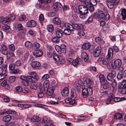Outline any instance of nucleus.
Segmentation results:
<instances>
[{"instance_id": "obj_1", "label": "nucleus", "mask_w": 126, "mask_h": 126, "mask_svg": "<svg viewBox=\"0 0 126 126\" xmlns=\"http://www.w3.org/2000/svg\"><path fill=\"white\" fill-rule=\"evenodd\" d=\"M113 50L112 48H110L108 51V55L107 56V59H104L103 60L102 63H103L107 65V67L109 70L111 69V67L112 62L111 59L113 55Z\"/></svg>"}, {"instance_id": "obj_2", "label": "nucleus", "mask_w": 126, "mask_h": 126, "mask_svg": "<svg viewBox=\"0 0 126 126\" xmlns=\"http://www.w3.org/2000/svg\"><path fill=\"white\" fill-rule=\"evenodd\" d=\"M65 27L66 28L64 29L63 31V33L66 35H69L72 31H74V29L72 25L68 23H65L64 25Z\"/></svg>"}, {"instance_id": "obj_3", "label": "nucleus", "mask_w": 126, "mask_h": 126, "mask_svg": "<svg viewBox=\"0 0 126 126\" xmlns=\"http://www.w3.org/2000/svg\"><path fill=\"white\" fill-rule=\"evenodd\" d=\"M93 92V89L91 87H88L87 88H85L82 90V95L83 97L86 98L89 96L91 95Z\"/></svg>"}, {"instance_id": "obj_4", "label": "nucleus", "mask_w": 126, "mask_h": 126, "mask_svg": "<svg viewBox=\"0 0 126 126\" xmlns=\"http://www.w3.org/2000/svg\"><path fill=\"white\" fill-rule=\"evenodd\" d=\"M122 64V62L119 59H117L114 61V62L112 63L111 67V69H116L118 68L121 66Z\"/></svg>"}, {"instance_id": "obj_5", "label": "nucleus", "mask_w": 126, "mask_h": 126, "mask_svg": "<svg viewBox=\"0 0 126 126\" xmlns=\"http://www.w3.org/2000/svg\"><path fill=\"white\" fill-rule=\"evenodd\" d=\"M120 0H107V2L108 7L110 9L112 8L114 5H117L119 3Z\"/></svg>"}, {"instance_id": "obj_6", "label": "nucleus", "mask_w": 126, "mask_h": 126, "mask_svg": "<svg viewBox=\"0 0 126 126\" xmlns=\"http://www.w3.org/2000/svg\"><path fill=\"white\" fill-rule=\"evenodd\" d=\"M31 76H27V79L29 81L32 82H35L38 80L36 78L37 76L36 73L35 72H32L30 74Z\"/></svg>"}, {"instance_id": "obj_7", "label": "nucleus", "mask_w": 126, "mask_h": 126, "mask_svg": "<svg viewBox=\"0 0 126 126\" xmlns=\"http://www.w3.org/2000/svg\"><path fill=\"white\" fill-rule=\"evenodd\" d=\"M78 9L79 13L87 14L88 13V9L84 5H80L78 6Z\"/></svg>"}, {"instance_id": "obj_8", "label": "nucleus", "mask_w": 126, "mask_h": 126, "mask_svg": "<svg viewBox=\"0 0 126 126\" xmlns=\"http://www.w3.org/2000/svg\"><path fill=\"white\" fill-rule=\"evenodd\" d=\"M116 75V71H112L107 76L108 80L110 81H112L114 79Z\"/></svg>"}, {"instance_id": "obj_9", "label": "nucleus", "mask_w": 126, "mask_h": 126, "mask_svg": "<svg viewBox=\"0 0 126 126\" xmlns=\"http://www.w3.org/2000/svg\"><path fill=\"white\" fill-rule=\"evenodd\" d=\"M53 10L56 11L60 10L62 8L63 6L61 3L60 2H56L53 6Z\"/></svg>"}, {"instance_id": "obj_10", "label": "nucleus", "mask_w": 126, "mask_h": 126, "mask_svg": "<svg viewBox=\"0 0 126 126\" xmlns=\"http://www.w3.org/2000/svg\"><path fill=\"white\" fill-rule=\"evenodd\" d=\"M101 50V47L98 46L94 50V56L95 57H97L100 55Z\"/></svg>"}, {"instance_id": "obj_11", "label": "nucleus", "mask_w": 126, "mask_h": 126, "mask_svg": "<svg viewBox=\"0 0 126 126\" xmlns=\"http://www.w3.org/2000/svg\"><path fill=\"white\" fill-rule=\"evenodd\" d=\"M20 78L22 80V81L24 85L25 86H27L29 85V80H28L27 77H26L25 76L21 75L20 76Z\"/></svg>"}, {"instance_id": "obj_12", "label": "nucleus", "mask_w": 126, "mask_h": 126, "mask_svg": "<svg viewBox=\"0 0 126 126\" xmlns=\"http://www.w3.org/2000/svg\"><path fill=\"white\" fill-rule=\"evenodd\" d=\"M0 52L3 54L6 55L8 54L7 48L5 45H0Z\"/></svg>"}, {"instance_id": "obj_13", "label": "nucleus", "mask_w": 126, "mask_h": 126, "mask_svg": "<svg viewBox=\"0 0 126 126\" xmlns=\"http://www.w3.org/2000/svg\"><path fill=\"white\" fill-rule=\"evenodd\" d=\"M72 25L74 29V30L75 29L78 30H82L83 29V26L82 24L72 23Z\"/></svg>"}, {"instance_id": "obj_14", "label": "nucleus", "mask_w": 126, "mask_h": 126, "mask_svg": "<svg viewBox=\"0 0 126 126\" xmlns=\"http://www.w3.org/2000/svg\"><path fill=\"white\" fill-rule=\"evenodd\" d=\"M81 58L84 59L85 62H90V60L87 54L85 52H82L81 55Z\"/></svg>"}, {"instance_id": "obj_15", "label": "nucleus", "mask_w": 126, "mask_h": 126, "mask_svg": "<svg viewBox=\"0 0 126 126\" xmlns=\"http://www.w3.org/2000/svg\"><path fill=\"white\" fill-rule=\"evenodd\" d=\"M33 55L34 56L37 58L41 56L43 54L42 51L40 50H37L33 52Z\"/></svg>"}, {"instance_id": "obj_16", "label": "nucleus", "mask_w": 126, "mask_h": 126, "mask_svg": "<svg viewBox=\"0 0 126 126\" xmlns=\"http://www.w3.org/2000/svg\"><path fill=\"white\" fill-rule=\"evenodd\" d=\"M64 101L66 103H69L71 105L76 104L77 102H76L75 100L72 99L71 98H67L65 99Z\"/></svg>"}, {"instance_id": "obj_17", "label": "nucleus", "mask_w": 126, "mask_h": 126, "mask_svg": "<svg viewBox=\"0 0 126 126\" xmlns=\"http://www.w3.org/2000/svg\"><path fill=\"white\" fill-rule=\"evenodd\" d=\"M31 64L32 67L35 69L39 67L41 65L40 63L37 61L33 62L31 63Z\"/></svg>"}, {"instance_id": "obj_18", "label": "nucleus", "mask_w": 126, "mask_h": 126, "mask_svg": "<svg viewBox=\"0 0 126 126\" xmlns=\"http://www.w3.org/2000/svg\"><path fill=\"white\" fill-rule=\"evenodd\" d=\"M36 23L33 20H31L28 21L26 24V26L27 27H32L35 26Z\"/></svg>"}, {"instance_id": "obj_19", "label": "nucleus", "mask_w": 126, "mask_h": 126, "mask_svg": "<svg viewBox=\"0 0 126 126\" xmlns=\"http://www.w3.org/2000/svg\"><path fill=\"white\" fill-rule=\"evenodd\" d=\"M55 88L54 87H50L47 90H46L47 91V94L49 96H50L52 94L54 93Z\"/></svg>"}, {"instance_id": "obj_20", "label": "nucleus", "mask_w": 126, "mask_h": 126, "mask_svg": "<svg viewBox=\"0 0 126 126\" xmlns=\"http://www.w3.org/2000/svg\"><path fill=\"white\" fill-rule=\"evenodd\" d=\"M3 29L6 34L11 33L12 32V30L10 27L7 25H5L3 26Z\"/></svg>"}, {"instance_id": "obj_21", "label": "nucleus", "mask_w": 126, "mask_h": 126, "mask_svg": "<svg viewBox=\"0 0 126 126\" xmlns=\"http://www.w3.org/2000/svg\"><path fill=\"white\" fill-rule=\"evenodd\" d=\"M63 31L61 30H57L56 32V36L60 38L61 37L63 36Z\"/></svg>"}, {"instance_id": "obj_22", "label": "nucleus", "mask_w": 126, "mask_h": 126, "mask_svg": "<svg viewBox=\"0 0 126 126\" xmlns=\"http://www.w3.org/2000/svg\"><path fill=\"white\" fill-rule=\"evenodd\" d=\"M118 88L120 89L126 88V80H124L119 85Z\"/></svg>"}, {"instance_id": "obj_23", "label": "nucleus", "mask_w": 126, "mask_h": 126, "mask_svg": "<svg viewBox=\"0 0 126 126\" xmlns=\"http://www.w3.org/2000/svg\"><path fill=\"white\" fill-rule=\"evenodd\" d=\"M47 29L48 32L52 33L53 32L54 28L52 25L49 24L47 26Z\"/></svg>"}, {"instance_id": "obj_24", "label": "nucleus", "mask_w": 126, "mask_h": 126, "mask_svg": "<svg viewBox=\"0 0 126 126\" xmlns=\"http://www.w3.org/2000/svg\"><path fill=\"white\" fill-rule=\"evenodd\" d=\"M61 94L63 96H67L69 94L68 88L67 87L64 88L61 92Z\"/></svg>"}, {"instance_id": "obj_25", "label": "nucleus", "mask_w": 126, "mask_h": 126, "mask_svg": "<svg viewBox=\"0 0 126 126\" xmlns=\"http://www.w3.org/2000/svg\"><path fill=\"white\" fill-rule=\"evenodd\" d=\"M91 45L89 43H87L83 44L81 48L84 50H87L90 47Z\"/></svg>"}, {"instance_id": "obj_26", "label": "nucleus", "mask_w": 126, "mask_h": 126, "mask_svg": "<svg viewBox=\"0 0 126 126\" xmlns=\"http://www.w3.org/2000/svg\"><path fill=\"white\" fill-rule=\"evenodd\" d=\"M49 81H45L43 83V88L44 91L47 90L49 87Z\"/></svg>"}, {"instance_id": "obj_27", "label": "nucleus", "mask_w": 126, "mask_h": 126, "mask_svg": "<svg viewBox=\"0 0 126 126\" xmlns=\"http://www.w3.org/2000/svg\"><path fill=\"white\" fill-rule=\"evenodd\" d=\"M11 116L9 115H7L4 116L2 119L3 122H7L10 121L11 119Z\"/></svg>"}, {"instance_id": "obj_28", "label": "nucleus", "mask_w": 126, "mask_h": 126, "mask_svg": "<svg viewBox=\"0 0 126 126\" xmlns=\"http://www.w3.org/2000/svg\"><path fill=\"white\" fill-rule=\"evenodd\" d=\"M121 15L122 19L125 20L126 18V10L125 9L121 10Z\"/></svg>"}, {"instance_id": "obj_29", "label": "nucleus", "mask_w": 126, "mask_h": 126, "mask_svg": "<svg viewBox=\"0 0 126 126\" xmlns=\"http://www.w3.org/2000/svg\"><path fill=\"white\" fill-rule=\"evenodd\" d=\"M53 23L59 25L61 23V21L57 17H55L53 19Z\"/></svg>"}, {"instance_id": "obj_30", "label": "nucleus", "mask_w": 126, "mask_h": 126, "mask_svg": "<svg viewBox=\"0 0 126 126\" xmlns=\"http://www.w3.org/2000/svg\"><path fill=\"white\" fill-rule=\"evenodd\" d=\"M110 95H111V96L108 98L106 102V104L107 105L110 104L113 98L114 97V95L112 93H110Z\"/></svg>"}, {"instance_id": "obj_31", "label": "nucleus", "mask_w": 126, "mask_h": 126, "mask_svg": "<svg viewBox=\"0 0 126 126\" xmlns=\"http://www.w3.org/2000/svg\"><path fill=\"white\" fill-rule=\"evenodd\" d=\"M95 40L96 42L101 45L103 44L104 43V41L99 37H96Z\"/></svg>"}, {"instance_id": "obj_32", "label": "nucleus", "mask_w": 126, "mask_h": 126, "mask_svg": "<svg viewBox=\"0 0 126 126\" xmlns=\"http://www.w3.org/2000/svg\"><path fill=\"white\" fill-rule=\"evenodd\" d=\"M80 60V59L79 58H77L76 59L73 60L72 61V65L74 66H76L79 64V62Z\"/></svg>"}, {"instance_id": "obj_33", "label": "nucleus", "mask_w": 126, "mask_h": 126, "mask_svg": "<svg viewBox=\"0 0 126 126\" xmlns=\"http://www.w3.org/2000/svg\"><path fill=\"white\" fill-rule=\"evenodd\" d=\"M41 118L37 116H34L32 118L31 120L32 122H37L40 120Z\"/></svg>"}, {"instance_id": "obj_34", "label": "nucleus", "mask_w": 126, "mask_h": 126, "mask_svg": "<svg viewBox=\"0 0 126 126\" xmlns=\"http://www.w3.org/2000/svg\"><path fill=\"white\" fill-rule=\"evenodd\" d=\"M39 44L37 42H34L32 45V48L33 49H35L39 48L40 47Z\"/></svg>"}, {"instance_id": "obj_35", "label": "nucleus", "mask_w": 126, "mask_h": 126, "mask_svg": "<svg viewBox=\"0 0 126 126\" xmlns=\"http://www.w3.org/2000/svg\"><path fill=\"white\" fill-rule=\"evenodd\" d=\"M53 57L54 60L57 62H58L60 60V59L58 55L55 53V51L53 52Z\"/></svg>"}, {"instance_id": "obj_36", "label": "nucleus", "mask_w": 126, "mask_h": 126, "mask_svg": "<svg viewBox=\"0 0 126 126\" xmlns=\"http://www.w3.org/2000/svg\"><path fill=\"white\" fill-rule=\"evenodd\" d=\"M76 96V92L75 90H73L71 91L70 94V97L72 99H74L75 98Z\"/></svg>"}, {"instance_id": "obj_37", "label": "nucleus", "mask_w": 126, "mask_h": 126, "mask_svg": "<svg viewBox=\"0 0 126 126\" xmlns=\"http://www.w3.org/2000/svg\"><path fill=\"white\" fill-rule=\"evenodd\" d=\"M6 81V80H4L2 82L1 85L2 86L4 87L6 89H8L9 87V85L7 84Z\"/></svg>"}, {"instance_id": "obj_38", "label": "nucleus", "mask_w": 126, "mask_h": 126, "mask_svg": "<svg viewBox=\"0 0 126 126\" xmlns=\"http://www.w3.org/2000/svg\"><path fill=\"white\" fill-rule=\"evenodd\" d=\"M25 44L26 48L29 49L32 48V45L30 42L27 41L25 42Z\"/></svg>"}, {"instance_id": "obj_39", "label": "nucleus", "mask_w": 126, "mask_h": 126, "mask_svg": "<svg viewBox=\"0 0 126 126\" xmlns=\"http://www.w3.org/2000/svg\"><path fill=\"white\" fill-rule=\"evenodd\" d=\"M114 99V101L115 102H118L120 101H122L123 100L126 99V98L125 97H114L113 98Z\"/></svg>"}, {"instance_id": "obj_40", "label": "nucleus", "mask_w": 126, "mask_h": 126, "mask_svg": "<svg viewBox=\"0 0 126 126\" xmlns=\"http://www.w3.org/2000/svg\"><path fill=\"white\" fill-rule=\"evenodd\" d=\"M110 84L108 83L107 81L105 82V84H103V87L105 89H107L110 88Z\"/></svg>"}, {"instance_id": "obj_41", "label": "nucleus", "mask_w": 126, "mask_h": 126, "mask_svg": "<svg viewBox=\"0 0 126 126\" xmlns=\"http://www.w3.org/2000/svg\"><path fill=\"white\" fill-rule=\"evenodd\" d=\"M99 15V18L102 19H105V14L103 13V12H99L98 14Z\"/></svg>"}, {"instance_id": "obj_42", "label": "nucleus", "mask_w": 126, "mask_h": 126, "mask_svg": "<svg viewBox=\"0 0 126 126\" xmlns=\"http://www.w3.org/2000/svg\"><path fill=\"white\" fill-rule=\"evenodd\" d=\"M93 83V81L90 79H87L86 80V83L87 86H90L91 84H92Z\"/></svg>"}, {"instance_id": "obj_43", "label": "nucleus", "mask_w": 126, "mask_h": 126, "mask_svg": "<svg viewBox=\"0 0 126 126\" xmlns=\"http://www.w3.org/2000/svg\"><path fill=\"white\" fill-rule=\"evenodd\" d=\"M122 117L121 114L119 113H115L114 116V118L115 119H120Z\"/></svg>"}, {"instance_id": "obj_44", "label": "nucleus", "mask_w": 126, "mask_h": 126, "mask_svg": "<svg viewBox=\"0 0 126 126\" xmlns=\"http://www.w3.org/2000/svg\"><path fill=\"white\" fill-rule=\"evenodd\" d=\"M66 47L65 46L64 44L61 45L60 47L61 51V52L63 51V52L64 53H65L66 52Z\"/></svg>"}, {"instance_id": "obj_45", "label": "nucleus", "mask_w": 126, "mask_h": 126, "mask_svg": "<svg viewBox=\"0 0 126 126\" xmlns=\"http://www.w3.org/2000/svg\"><path fill=\"white\" fill-rule=\"evenodd\" d=\"M31 89L36 90L37 88V85L36 83H32L30 86Z\"/></svg>"}, {"instance_id": "obj_46", "label": "nucleus", "mask_w": 126, "mask_h": 126, "mask_svg": "<svg viewBox=\"0 0 126 126\" xmlns=\"http://www.w3.org/2000/svg\"><path fill=\"white\" fill-rule=\"evenodd\" d=\"M7 54V57L9 60H10V59H12L11 57H13L14 56V54L12 52H9V53H8Z\"/></svg>"}, {"instance_id": "obj_47", "label": "nucleus", "mask_w": 126, "mask_h": 126, "mask_svg": "<svg viewBox=\"0 0 126 126\" xmlns=\"http://www.w3.org/2000/svg\"><path fill=\"white\" fill-rule=\"evenodd\" d=\"M94 16L92 15L89 17L86 21V23H91L93 20Z\"/></svg>"}, {"instance_id": "obj_48", "label": "nucleus", "mask_w": 126, "mask_h": 126, "mask_svg": "<svg viewBox=\"0 0 126 126\" xmlns=\"http://www.w3.org/2000/svg\"><path fill=\"white\" fill-rule=\"evenodd\" d=\"M99 78L101 82L105 81V78L103 75H100L99 76Z\"/></svg>"}, {"instance_id": "obj_49", "label": "nucleus", "mask_w": 126, "mask_h": 126, "mask_svg": "<svg viewBox=\"0 0 126 126\" xmlns=\"http://www.w3.org/2000/svg\"><path fill=\"white\" fill-rule=\"evenodd\" d=\"M16 65L14 63L10 64L9 66V69L11 70H13L15 68Z\"/></svg>"}, {"instance_id": "obj_50", "label": "nucleus", "mask_w": 126, "mask_h": 126, "mask_svg": "<svg viewBox=\"0 0 126 126\" xmlns=\"http://www.w3.org/2000/svg\"><path fill=\"white\" fill-rule=\"evenodd\" d=\"M84 2L86 6V7L87 8L91 5L90 0L87 1L86 0Z\"/></svg>"}, {"instance_id": "obj_51", "label": "nucleus", "mask_w": 126, "mask_h": 126, "mask_svg": "<svg viewBox=\"0 0 126 126\" xmlns=\"http://www.w3.org/2000/svg\"><path fill=\"white\" fill-rule=\"evenodd\" d=\"M59 38L57 36L55 37L52 39V40L54 42H57L60 41Z\"/></svg>"}, {"instance_id": "obj_52", "label": "nucleus", "mask_w": 126, "mask_h": 126, "mask_svg": "<svg viewBox=\"0 0 126 126\" xmlns=\"http://www.w3.org/2000/svg\"><path fill=\"white\" fill-rule=\"evenodd\" d=\"M122 73V72H119L117 76V78L118 79H121L123 78V75Z\"/></svg>"}, {"instance_id": "obj_53", "label": "nucleus", "mask_w": 126, "mask_h": 126, "mask_svg": "<svg viewBox=\"0 0 126 126\" xmlns=\"http://www.w3.org/2000/svg\"><path fill=\"white\" fill-rule=\"evenodd\" d=\"M16 91L18 92H21L22 90V87L20 86H17L16 88Z\"/></svg>"}, {"instance_id": "obj_54", "label": "nucleus", "mask_w": 126, "mask_h": 126, "mask_svg": "<svg viewBox=\"0 0 126 126\" xmlns=\"http://www.w3.org/2000/svg\"><path fill=\"white\" fill-rule=\"evenodd\" d=\"M16 79V78L15 76H13L10 77L9 78V80L10 82H13Z\"/></svg>"}, {"instance_id": "obj_55", "label": "nucleus", "mask_w": 126, "mask_h": 126, "mask_svg": "<svg viewBox=\"0 0 126 126\" xmlns=\"http://www.w3.org/2000/svg\"><path fill=\"white\" fill-rule=\"evenodd\" d=\"M11 21L8 16L4 18L3 24H5L6 23L10 22Z\"/></svg>"}, {"instance_id": "obj_56", "label": "nucleus", "mask_w": 126, "mask_h": 126, "mask_svg": "<svg viewBox=\"0 0 126 126\" xmlns=\"http://www.w3.org/2000/svg\"><path fill=\"white\" fill-rule=\"evenodd\" d=\"M9 19H10V21L14 20L15 19V17L14 15L13 14H11L8 16Z\"/></svg>"}, {"instance_id": "obj_57", "label": "nucleus", "mask_w": 126, "mask_h": 126, "mask_svg": "<svg viewBox=\"0 0 126 126\" xmlns=\"http://www.w3.org/2000/svg\"><path fill=\"white\" fill-rule=\"evenodd\" d=\"M80 14L79 16V17L82 19H84L87 16L86 14H83V13H80Z\"/></svg>"}, {"instance_id": "obj_58", "label": "nucleus", "mask_w": 126, "mask_h": 126, "mask_svg": "<svg viewBox=\"0 0 126 126\" xmlns=\"http://www.w3.org/2000/svg\"><path fill=\"white\" fill-rule=\"evenodd\" d=\"M86 118V117L83 116H81L79 117L78 119V120L77 121L80 122L81 121H82L85 119Z\"/></svg>"}, {"instance_id": "obj_59", "label": "nucleus", "mask_w": 126, "mask_h": 126, "mask_svg": "<svg viewBox=\"0 0 126 126\" xmlns=\"http://www.w3.org/2000/svg\"><path fill=\"white\" fill-rule=\"evenodd\" d=\"M49 77V75L48 74H47L44 75L42 77V80H44L45 79H48Z\"/></svg>"}, {"instance_id": "obj_60", "label": "nucleus", "mask_w": 126, "mask_h": 126, "mask_svg": "<svg viewBox=\"0 0 126 126\" xmlns=\"http://www.w3.org/2000/svg\"><path fill=\"white\" fill-rule=\"evenodd\" d=\"M84 34L85 33L83 31L81 30L78 32V35L79 36H82L84 35Z\"/></svg>"}, {"instance_id": "obj_61", "label": "nucleus", "mask_w": 126, "mask_h": 126, "mask_svg": "<svg viewBox=\"0 0 126 126\" xmlns=\"http://www.w3.org/2000/svg\"><path fill=\"white\" fill-rule=\"evenodd\" d=\"M26 17L25 15H22L20 17L18 20L20 21H23L25 19Z\"/></svg>"}, {"instance_id": "obj_62", "label": "nucleus", "mask_w": 126, "mask_h": 126, "mask_svg": "<svg viewBox=\"0 0 126 126\" xmlns=\"http://www.w3.org/2000/svg\"><path fill=\"white\" fill-rule=\"evenodd\" d=\"M91 5L95 6L96 5L97 3L96 0H90Z\"/></svg>"}, {"instance_id": "obj_63", "label": "nucleus", "mask_w": 126, "mask_h": 126, "mask_svg": "<svg viewBox=\"0 0 126 126\" xmlns=\"http://www.w3.org/2000/svg\"><path fill=\"white\" fill-rule=\"evenodd\" d=\"M3 101L5 102H8L10 101L9 98L7 96H4L3 97Z\"/></svg>"}, {"instance_id": "obj_64", "label": "nucleus", "mask_w": 126, "mask_h": 126, "mask_svg": "<svg viewBox=\"0 0 126 126\" xmlns=\"http://www.w3.org/2000/svg\"><path fill=\"white\" fill-rule=\"evenodd\" d=\"M29 91L28 89L26 88H25L23 89H22V92L23 93L25 94L28 93Z\"/></svg>"}]
</instances>
